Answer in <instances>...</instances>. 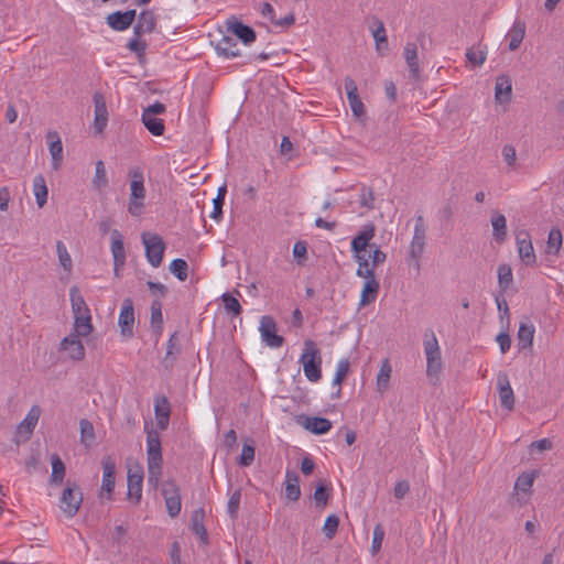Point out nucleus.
<instances>
[{
	"mask_svg": "<svg viewBox=\"0 0 564 564\" xmlns=\"http://www.w3.org/2000/svg\"><path fill=\"white\" fill-rule=\"evenodd\" d=\"M403 56L409 68L410 77L414 80L420 79V63L417 58V45L413 42H408L404 46Z\"/></svg>",
	"mask_w": 564,
	"mask_h": 564,
	"instance_id": "18",
	"label": "nucleus"
},
{
	"mask_svg": "<svg viewBox=\"0 0 564 564\" xmlns=\"http://www.w3.org/2000/svg\"><path fill=\"white\" fill-rule=\"evenodd\" d=\"M304 427L311 431L313 434L323 435L332 429V422L328 419L314 416L305 417Z\"/></svg>",
	"mask_w": 564,
	"mask_h": 564,
	"instance_id": "27",
	"label": "nucleus"
},
{
	"mask_svg": "<svg viewBox=\"0 0 564 564\" xmlns=\"http://www.w3.org/2000/svg\"><path fill=\"white\" fill-rule=\"evenodd\" d=\"M151 326L158 340L163 330L162 302L160 300H154L151 304Z\"/></svg>",
	"mask_w": 564,
	"mask_h": 564,
	"instance_id": "35",
	"label": "nucleus"
},
{
	"mask_svg": "<svg viewBox=\"0 0 564 564\" xmlns=\"http://www.w3.org/2000/svg\"><path fill=\"white\" fill-rule=\"evenodd\" d=\"M384 538V530L381 524H377L373 529V538L371 543L372 553H377L381 549V544Z\"/></svg>",
	"mask_w": 564,
	"mask_h": 564,
	"instance_id": "58",
	"label": "nucleus"
},
{
	"mask_svg": "<svg viewBox=\"0 0 564 564\" xmlns=\"http://www.w3.org/2000/svg\"><path fill=\"white\" fill-rule=\"evenodd\" d=\"M512 94V83L508 75H499L496 79L495 97L500 104L509 101Z\"/></svg>",
	"mask_w": 564,
	"mask_h": 564,
	"instance_id": "23",
	"label": "nucleus"
},
{
	"mask_svg": "<svg viewBox=\"0 0 564 564\" xmlns=\"http://www.w3.org/2000/svg\"><path fill=\"white\" fill-rule=\"evenodd\" d=\"M300 361L303 365L304 375L310 381L316 382L321 379L322 358L319 355V350L316 348V345L313 340H305L304 351L301 356Z\"/></svg>",
	"mask_w": 564,
	"mask_h": 564,
	"instance_id": "3",
	"label": "nucleus"
},
{
	"mask_svg": "<svg viewBox=\"0 0 564 564\" xmlns=\"http://www.w3.org/2000/svg\"><path fill=\"white\" fill-rule=\"evenodd\" d=\"M372 32V36L375 39L376 50L377 52H382L388 50V37L386 33V28L382 21L379 19H375L373 26L370 28Z\"/></svg>",
	"mask_w": 564,
	"mask_h": 564,
	"instance_id": "29",
	"label": "nucleus"
},
{
	"mask_svg": "<svg viewBox=\"0 0 564 564\" xmlns=\"http://www.w3.org/2000/svg\"><path fill=\"white\" fill-rule=\"evenodd\" d=\"M130 194L127 205L128 213L139 217L145 207L147 189L144 186V174L140 167H131L128 171Z\"/></svg>",
	"mask_w": 564,
	"mask_h": 564,
	"instance_id": "2",
	"label": "nucleus"
},
{
	"mask_svg": "<svg viewBox=\"0 0 564 564\" xmlns=\"http://www.w3.org/2000/svg\"><path fill=\"white\" fill-rule=\"evenodd\" d=\"M375 237V226L372 224L364 226L362 230L351 240V250L356 256H360L369 246V241Z\"/></svg>",
	"mask_w": 564,
	"mask_h": 564,
	"instance_id": "22",
	"label": "nucleus"
},
{
	"mask_svg": "<svg viewBox=\"0 0 564 564\" xmlns=\"http://www.w3.org/2000/svg\"><path fill=\"white\" fill-rule=\"evenodd\" d=\"M127 47L131 51L137 53L138 55H142L147 48V43L144 41H141L140 39L132 37L128 44Z\"/></svg>",
	"mask_w": 564,
	"mask_h": 564,
	"instance_id": "63",
	"label": "nucleus"
},
{
	"mask_svg": "<svg viewBox=\"0 0 564 564\" xmlns=\"http://www.w3.org/2000/svg\"><path fill=\"white\" fill-rule=\"evenodd\" d=\"M83 503V492L75 482H67L59 498V508L67 518H73Z\"/></svg>",
	"mask_w": 564,
	"mask_h": 564,
	"instance_id": "5",
	"label": "nucleus"
},
{
	"mask_svg": "<svg viewBox=\"0 0 564 564\" xmlns=\"http://www.w3.org/2000/svg\"><path fill=\"white\" fill-rule=\"evenodd\" d=\"M154 413L158 427L162 431L166 430L171 416V404L165 395H160L154 399Z\"/></svg>",
	"mask_w": 564,
	"mask_h": 564,
	"instance_id": "16",
	"label": "nucleus"
},
{
	"mask_svg": "<svg viewBox=\"0 0 564 564\" xmlns=\"http://www.w3.org/2000/svg\"><path fill=\"white\" fill-rule=\"evenodd\" d=\"M147 430V464H148V481L154 488H158L162 478V446L161 437L156 430Z\"/></svg>",
	"mask_w": 564,
	"mask_h": 564,
	"instance_id": "1",
	"label": "nucleus"
},
{
	"mask_svg": "<svg viewBox=\"0 0 564 564\" xmlns=\"http://www.w3.org/2000/svg\"><path fill=\"white\" fill-rule=\"evenodd\" d=\"M111 253L113 257L115 272L117 273L119 269L126 263L123 237L117 229L111 231Z\"/></svg>",
	"mask_w": 564,
	"mask_h": 564,
	"instance_id": "17",
	"label": "nucleus"
},
{
	"mask_svg": "<svg viewBox=\"0 0 564 564\" xmlns=\"http://www.w3.org/2000/svg\"><path fill=\"white\" fill-rule=\"evenodd\" d=\"M101 464L104 469L101 489L110 497L116 484V463L110 456H106L102 458Z\"/></svg>",
	"mask_w": 564,
	"mask_h": 564,
	"instance_id": "19",
	"label": "nucleus"
},
{
	"mask_svg": "<svg viewBox=\"0 0 564 564\" xmlns=\"http://www.w3.org/2000/svg\"><path fill=\"white\" fill-rule=\"evenodd\" d=\"M142 122L144 127L155 137H160L164 133V121L154 116L142 113Z\"/></svg>",
	"mask_w": 564,
	"mask_h": 564,
	"instance_id": "43",
	"label": "nucleus"
},
{
	"mask_svg": "<svg viewBox=\"0 0 564 564\" xmlns=\"http://www.w3.org/2000/svg\"><path fill=\"white\" fill-rule=\"evenodd\" d=\"M41 415V409L37 405H33L25 419L19 424L18 431L19 433H24L30 436L37 424V421Z\"/></svg>",
	"mask_w": 564,
	"mask_h": 564,
	"instance_id": "31",
	"label": "nucleus"
},
{
	"mask_svg": "<svg viewBox=\"0 0 564 564\" xmlns=\"http://www.w3.org/2000/svg\"><path fill=\"white\" fill-rule=\"evenodd\" d=\"M221 301L224 303L227 314H231L232 316H238L241 313L242 308H241L239 301L231 294L224 293L221 295Z\"/></svg>",
	"mask_w": 564,
	"mask_h": 564,
	"instance_id": "51",
	"label": "nucleus"
},
{
	"mask_svg": "<svg viewBox=\"0 0 564 564\" xmlns=\"http://www.w3.org/2000/svg\"><path fill=\"white\" fill-rule=\"evenodd\" d=\"M170 271L180 281H185L188 278V264L184 259H174L170 264Z\"/></svg>",
	"mask_w": 564,
	"mask_h": 564,
	"instance_id": "50",
	"label": "nucleus"
},
{
	"mask_svg": "<svg viewBox=\"0 0 564 564\" xmlns=\"http://www.w3.org/2000/svg\"><path fill=\"white\" fill-rule=\"evenodd\" d=\"M349 366H350L349 360L347 358L340 359L338 361L336 372H335V376L333 379V384L338 386L336 395H339V393L341 391L340 384L343 383V381L345 380V378L347 377V375L349 372Z\"/></svg>",
	"mask_w": 564,
	"mask_h": 564,
	"instance_id": "47",
	"label": "nucleus"
},
{
	"mask_svg": "<svg viewBox=\"0 0 564 564\" xmlns=\"http://www.w3.org/2000/svg\"><path fill=\"white\" fill-rule=\"evenodd\" d=\"M216 51L219 55L231 58L240 55L237 41L230 36H223L216 44Z\"/></svg>",
	"mask_w": 564,
	"mask_h": 564,
	"instance_id": "25",
	"label": "nucleus"
},
{
	"mask_svg": "<svg viewBox=\"0 0 564 564\" xmlns=\"http://www.w3.org/2000/svg\"><path fill=\"white\" fill-rule=\"evenodd\" d=\"M80 441L85 446H90L95 441V429L90 421L82 419L79 421Z\"/></svg>",
	"mask_w": 564,
	"mask_h": 564,
	"instance_id": "45",
	"label": "nucleus"
},
{
	"mask_svg": "<svg viewBox=\"0 0 564 564\" xmlns=\"http://www.w3.org/2000/svg\"><path fill=\"white\" fill-rule=\"evenodd\" d=\"M93 332L90 312L74 315V333L82 337L88 336Z\"/></svg>",
	"mask_w": 564,
	"mask_h": 564,
	"instance_id": "28",
	"label": "nucleus"
},
{
	"mask_svg": "<svg viewBox=\"0 0 564 564\" xmlns=\"http://www.w3.org/2000/svg\"><path fill=\"white\" fill-rule=\"evenodd\" d=\"M391 372L392 367L389 359H383L376 380L377 390L380 393H384L389 389Z\"/></svg>",
	"mask_w": 564,
	"mask_h": 564,
	"instance_id": "34",
	"label": "nucleus"
},
{
	"mask_svg": "<svg viewBox=\"0 0 564 564\" xmlns=\"http://www.w3.org/2000/svg\"><path fill=\"white\" fill-rule=\"evenodd\" d=\"M502 156H503L505 162L509 166L514 165L516 160H517L516 149L509 144L505 145L502 149Z\"/></svg>",
	"mask_w": 564,
	"mask_h": 564,
	"instance_id": "64",
	"label": "nucleus"
},
{
	"mask_svg": "<svg viewBox=\"0 0 564 564\" xmlns=\"http://www.w3.org/2000/svg\"><path fill=\"white\" fill-rule=\"evenodd\" d=\"M535 328L533 324L522 322L518 330V345L520 349H525L532 346Z\"/></svg>",
	"mask_w": 564,
	"mask_h": 564,
	"instance_id": "36",
	"label": "nucleus"
},
{
	"mask_svg": "<svg viewBox=\"0 0 564 564\" xmlns=\"http://www.w3.org/2000/svg\"><path fill=\"white\" fill-rule=\"evenodd\" d=\"M345 89H346L348 102L359 98L357 85L351 77L345 78Z\"/></svg>",
	"mask_w": 564,
	"mask_h": 564,
	"instance_id": "59",
	"label": "nucleus"
},
{
	"mask_svg": "<svg viewBox=\"0 0 564 564\" xmlns=\"http://www.w3.org/2000/svg\"><path fill=\"white\" fill-rule=\"evenodd\" d=\"M72 311L74 315L90 312L88 308L83 295L80 294L79 289L74 285L69 290Z\"/></svg>",
	"mask_w": 564,
	"mask_h": 564,
	"instance_id": "40",
	"label": "nucleus"
},
{
	"mask_svg": "<svg viewBox=\"0 0 564 564\" xmlns=\"http://www.w3.org/2000/svg\"><path fill=\"white\" fill-rule=\"evenodd\" d=\"M380 284L377 279L365 281L364 288L360 294V306H366L376 301L379 293Z\"/></svg>",
	"mask_w": 564,
	"mask_h": 564,
	"instance_id": "30",
	"label": "nucleus"
},
{
	"mask_svg": "<svg viewBox=\"0 0 564 564\" xmlns=\"http://www.w3.org/2000/svg\"><path fill=\"white\" fill-rule=\"evenodd\" d=\"M339 519L336 514H329L324 523L323 531L328 539H333L337 532Z\"/></svg>",
	"mask_w": 564,
	"mask_h": 564,
	"instance_id": "55",
	"label": "nucleus"
},
{
	"mask_svg": "<svg viewBox=\"0 0 564 564\" xmlns=\"http://www.w3.org/2000/svg\"><path fill=\"white\" fill-rule=\"evenodd\" d=\"M466 58L473 66H481L487 58V46L477 44L467 48Z\"/></svg>",
	"mask_w": 564,
	"mask_h": 564,
	"instance_id": "39",
	"label": "nucleus"
},
{
	"mask_svg": "<svg viewBox=\"0 0 564 564\" xmlns=\"http://www.w3.org/2000/svg\"><path fill=\"white\" fill-rule=\"evenodd\" d=\"M137 22L140 23L145 31L153 32L155 29L156 20L153 11L151 10H143L137 19Z\"/></svg>",
	"mask_w": 564,
	"mask_h": 564,
	"instance_id": "53",
	"label": "nucleus"
},
{
	"mask_svg": "<svg viewBox=\"0 0 564 564\" xmlns=\"http://www.w3.org/2000/svg\"><path fill=\"white\" fill-rule=\"evenodd\" d=\"M512 269L508 264H501L498 268V283L502 291H506L512 283Z\"/></svg>",
	"mask_w": 564,
	"mask_h": 564,
	"instance_id": "52",
	"label": "nucleus"
},
{
	"mask_svg": "<svg viewBox=\"0 0 564 564\" xmlns=\"http://www.w3.org/2000/svg\"><path fill=\"white\" fill-rule=\"evenodd\" d=\"M358 261V269L356 274L360 278H364L366 281H369L371 279H376L375 275V268L370 267L368 263V260L364 256H356Z\"/></svg>",
	"mask_w": 564,
	"mask_h": 564,
	"instance_id": "49",
	"label": "nucleus"
},
{
	"mask_svg": "<svg viewBox=\"0 0 564 564\" xmlns=\"http://www.w3.org/2000/svg\"><path fill=\"white\" fill-rule=\"evenodd\" d=\"M91 184L99 191L108 186L107 172L105 163L101 160L96 162L95 175L91 180Z\"/></svg>",
	"mask_w": 564,
	"mask_h": 564,
	"instance_id": "44",
	"label": "nucleus"
},
{
	"mask_svg": "<svg viewBox=\"0 0 564 564\" xmlns=\"http://www.w3.org/2000/svg\"><path fill=\"white\" fill-rule=\"evenodd\" d=\"M525 35V23L522 21H514L511 30L508 33L510 37L509 50L516 51L519 48Z\"/></svg>",
	"mask_w": 564,
	"mask_h": 564,
	"instance_id": "37",
	"label": "nucleus"
},
{
	"mask_svg": "<svg viewBox=\"0 0 564 564\" xmlns=\"http://www.w3.org/2000/svg\"><path fill=\"white\" fill-rule=\"evenodd\" d=\"M254 460V447L251 444L245 443L242 445L241 455L239 458V465L247 467Z\"/></svg>",
	"mask_w": 564,
	"mask_h": 564,
	"instance_id": "56",
	"label": "nucleus"
},
{
	"mask_svg": "<svg viewBox=\"0 0 564 564\" xmlns=\"http://www.w3.org/2000/svg\"><path fill=\"white\" fill-rule=\"evenodd\" d=\"M262 340L271 348H279L283 345L284 338L276 334V324L273 317L262 316L259 327Z\"/></svg>",
	"mask_w": 564,
	"mask_h": 564,
	"instance_id": "10",
	"label": "nucleus"
},
{
	"mask_svg": "<svg viewBox=\"0 0 564 564\" xmlns=\"http://www.w3.org/2000/svg\"><path fill=\"white\" fill-rule=\"evenodd\" d=\"M373 200H375V197H373L372 189L362 187L361 193H360V199H359L360 205L362 207L371 209V208H373Z\"/></svg>",
	"mask_w": 564,
	"mask_h": 564,
	"instance_id": "61",
	"label": "nucleus"
},
{
	"mask_svg": "<svg viewBox=\"0 0 564 564\" xmlns=\"http://www.w3.org/2000/svg\"><path fill=\"white\" fill-rule=\"evenodd\" d=\"M142 242L145 247V257L149 263L158 268L161 265L165 250L163 239L156 234H142Z\"/></svg>",
	"mask_w": 564,
	"mask_h": 564,
	"instance_id": "7",
	"label": "nucleus"
},
{
	"mask_svg": "<svg viewBox=\"0 0 564 564\" xmlns=\"http://www.w3.org/2000/svg\"><path fill=\"white\" fill-rule=\"evenodd\" d=\"M51 464L52 474L50 477V482L53 485H62L66 471L65 464L57 454H53L51 456Z\"/></svg>",
	"mask_w": 564,
	"mask_h": 564,
	"instance_id": "38",
	"label": "nucleus"
},
{
	"mask_svg": "<svg viewBox=\"0 0 564 564\" xmlns=\"http://www.w3.org/2000/svg\"><path fill=\"white\" fill-rule=\"evenodd\" d=\"M423 346L426 356V375L436 376L442 369V357L438 340L432 329L424 332Z\"/></svg>",
	"mask_w": 564,
	"mask_h": 564,
	"instance_id": "4",
	"label": "nucleus"
},
{
	"mask_svg": "<svg viewBox=\"0 0 564 564\" xmlns=\"http://www.w3.org/2000/svg\"><path fill=\"white\" fill-rule=\"evenodd\" d=\"M181 350H182V348L180 345L178 332H174L167 340L166 354L162 360V365L165 369H167V370L173 369V367L177 360V356L181 354Z\"/></svg>",
	"mask_w": 564,
	"mask_h": 564,
	"instance_id": "20",
	"label": "nucleus"
},
{
	"mask_svg": "<svg viewBox=\"0 0 564 564\" xmlns=\"http://www.w3.org/2000/svg\"><path fill=\"white\" fill-rule=\"evenodd\" d=\"M534 474L522 473L516 480L514 490L523 492L530 491L534 482Z\"/></svg>",
	"mask_w": 564,
	"mask_h": 564,
	"instance_id": "54",
	"label": "nucleus"
},
{
	"mask_svg": "<svg viewBox=\"0 0 564 564\" xmlns=\"http://www.w3.org/2000/svg\"><path fill=\"white\" fill-rule=\"evenodd\" d=\"M563 237L558 228H553L549 232L546 252L556 254L562 246Z\"/></svg>",
	"mask_w": 564,
	"mask_h": 564,
	"instance_id": "46",
	"label": "nucleus"
},
{
	"mask_svg": "<svg viewBox=\"0 0 564 564\" xmlns=\"http://www.w3.org/2000/svg\"><path fill=\"white\" fill-rule=\"evenodd\" d=\"M313 497L317 506L324 507L327 503L329 495L327 492L326 487L323 484H321L316 487Z\"/></svg>",
	"mask_w": 564,
	"mask_h": 564,
	"instance_id": "60",
	"label": "nucleus"
},
{
	"mask_svg": "<svg viewBox=\"0 0 564 564\" xmlns=\"http://www.w3.org/2000/svg\"><path fill=\"white\" fill-rule=\"evenodd\" d=\"M137 17L134 9L124 12L115 11L107 15V24L115 31H124L131 26Z\"/></svg>",
	"mask_w": 564,
	"mask_h": 564,
	"instance_id": "14",
	"label": "nucleus"
},
{
	"mask_svg": "<svg viewBox=\"0 0 564 564\" xmlns=\"http://www.w3.org/2000/svg\"><path fill=\"white\" fill-rule=\"evenodd\" d=\"M410 491V484L408 480H400L393 488V495L397 499H403Z\"/></svg>",
	"mask_w": 564,
	"mask_h": 564,
	"instance_id": "62",
	"label": "nucleus"
},
{
	"mask_svg": "<svg viewBox=\"0 0 564 564\" xmlns=\"http://www.w3.org/2000/svg\"><path fill=\"white\" fill-rule=\"evenodd\" d=\"M426 245V227L423 216L416 215L413 237L409 246V259L413 260L416 268H420V260Z\"/></svg>",
	"mask_w": 564,
	"mask_h": 564,
	"instance_id": "6",
	"label": "nucleus"
},
{
	"mask_svg": "<svg viewBox=\"0 0 564 564\" xmlns=\"http://www.w3.org/2000/svg\"><path fill=\"white\" fill-rule=\"evenodd\" d=\"M95 121L94 128L96 132L101 133L108 123V110L105 97L101 93L94 94Z\"/></svg>",
	"mask_w": 564,
	"mask_h": 564,
	"instance_id": "15",
	"label": "nucleus"
},
{
	"mask_svg": "<svg viewBox=\"0 0 564 564\" xmlns=\"http://www.w3.org/2000/svg\"><path fill=\"white\" fill-rule=\"evenodd\" d=\"M162 495L165 500L166 510L170 517L174 518L181 512L180 488L174 480H166L163 484Z\"/></svg>",
	"mask_w": 564,
	"mask_h": 564,
	"instance_id": "9",
	"label": "nucleus"
},
{
	"mask_svg": "<svg viewBox=\"0 0 564 564\" xmlns=\"http://www.w3.org/2000/svg\"><path fill=\"white\" fill-rule=\"evenodd\" d=\"M285 496L291 501H297L301 497L300 479L295 471L286 470Z\"/></svg>",
	"mask_w": 564,
	"mask_h": 564,
	"instance_id": "26",
	"label": "nucleus"
},
{
	"mask_svg": "<svg viewBox=\"0 0 564 564\" xmlns=\"http://www.w3.org/2000/svg\"><path fill=\"white\" fill-rule=\"evenodd\" d=\"M205 512L203 509H197L192 514V530L197 534L203 542L207 541V530L204 525Z\"/></svg>",
	"mask_w": 564,
	"mask_h": 564,
	"instance_id": "41",
	"label": "nucleus"
},
{
	"mask_svg": "<svg viewBox=\"0 0 564 564\" xmlns=\"http://www.w3.org/2000/svg\"><path fill=\"white\" fill-rule=\"evenodd\" d=\"M33 192L36 203L42 208L47 202V187L43 175H36L33 180Z\"/></svg>",
	"mask_w": 564,
	"mask_h": 564,
	"instance_id": "42",
	"label": "nucleus"
},
{
	"mask_svg": "<svg viewBox=\"0 0 564 564\" xmlns=\"http://www.w3.org/2000/svg\"><path fill=\"white\" fill-rule=\"evenodd\" d=\"M492 236L498 243L506 240L507 219L502 214L494 213L491 216Z\"/></svg>",
	"mask_w": 564,
	"mask_h": 564,
	"instance_id": "32",
	"label": "nucleus"
},
{
	"mask_svg": "<svg viewBox=\"0 0 564 564\" xmlns=\"http://www.w3.org/2000/svg\"><path fill=\"white\" fill-rule=\"evenodd\" d=\"M56 251L58 256L59 264L66 272H70L73 268V261L70 254L62 240L56 241Z\"/></svg>",
	"mask_w": 564,
	"mask_h": 564,
	"instance_id": "48",
	"label": "nucleus"
},
{
	"mask_svg": "<svg viewBox=\"0 0 564 564\" xmlns=\"http://www.w3.org/2000/svg\"><path fill=\"white\" fill-rule=\"evenodd\" d=\"M47 139L50 140L48 150L52 155L53 166L57 169L63 158V144L57 132H48Z\"/></svg>",
	"mask_w": 564,
	"mask_h": 564,
	"instance_id": "33",
	"label": "nucleus"
},
{
	"mask_svg": "<svg viewBox=\"0 0 564 564\" xmlns=\"http://www.w3.org/2000/svg\"><path fill=\"white\" fill-rule=\"evenodd\" d=\"M516 242L520 260L527 265L532 267L536 262V256L531 241V236L527 230L516 232Z\"/></svg>",
	"mask_w": 564,
	"mask_h": 564,
	"instance_id": "8",
	"label": "nucleus"
},
{
	"mask_svg": "<svg viewBox=\"0 0 564 564\" xmlns=\"http://www.w3.org/2000/svg\"><path fill=\"white\" fill-rule=\"evenodd\" d=\"M228 30L231 31L245 44H250L256 41V32L249 25L232 19L227 22Z\"/></svg>",
	"mask_w": 564,
	"mask_h": 564,
	"instance_id": "21",
	"label": "nucleus"
},
{
	"mask_svg": "<svg viewBox=\"0 0 564 564\" xmlns=\"http://www.w3.org/2000/svg\"><path fill=\"white\" fill-rule=\"evenodd\" d=\"M79 335L70 334L62 339L59 349L66 351L72 360L80 361L85 358V347Z\"/></svg>",
	"mask_w": 564,
	"mask_h": 564,
	"instance_id": "13",
	"label": "nucleus"
},
{
	"mask_svg": "<svg viewBox=\"0 0 564 564\" xmlns=\"http://www.w3.org/2000/svg\"><path fill=\"white\" fill-rule=\"evenodd\" d=\"M133 324H134V310L131 299H126L122 302L121 311L118 318V325L120 333L124 338L133 336Z\"/></svg>",
	"mask_w": 564,
	"mask_h": 564,
	"instance_id": "11",
	"label": "nucleus"
},
{
	"mask_svg": "<svg viewBox=\"0 0 564 564\" xmlns=\"http://www.w3.org/2000/svg\"><path fill=\"white\" fill-rule=\"evenodd\" d=\"M142 471L128 473V498L139 503L142 497Z\"/></svg>",
	"mask_w": 564,
	"mask_h": 564,
	"instance_id": "24",
	"label": "nucleus"
},
{
	"mask_svg": "<svg viewBox=\"0 0 564 564\" xmlns=\"http://www.w3.org/2000/svg\"><path fill=\"white\" fill-rule=\"evenodd\" d=\"M497 388L502 408L511 411L514 408V394L511 388L508 375L506 372H499L497 376Z\"/></svg>",
	"mask_w": 564,
	"mask_h": 564,
	"instance_id": "12",
	"label": "nucleus"
},
{
	"mask_svg": "<svg viewBox=\"0 0 564 564\" xmlns=\"http://www.w3.org/2000/svg\"><path fill=\"white\" fill-rule=\"evenodd\" d=\"M240 499H241V492H240V490H236L235 492H232V495L230 496V498L228 500L227 509H228V513L231 519L237 518Z\"/></svg>",
	"mask_w": 564,
	"mask_h": 564,
	"instance_id": "57",
	"label": "nucleus"
}]
</instances>
